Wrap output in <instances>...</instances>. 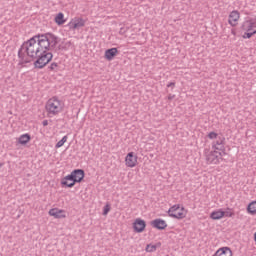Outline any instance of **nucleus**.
Here are the masks:
<instances>
[{
    "label": "nucleus",
    "mask_w": 256,
    "mask_h": 256,
    "mask_svg": "<svg viewBox=\"0 0 256 256\" xmlns=\"http://www.w3.org/2000/svg\"><path fill=\"white\" fill-rule=\"evenodd\" d=\"M59 43L58 38L53 34L33 36L25 41L19 51V65H25L34 61L36 69H43L53 59V54L49 49H55Z\"/></svg>",
    "instance_id": "obj_1"
},
{
    "label": "nucleus",
    "mask_w": 256,
    "mask_h": 256,
    "mask_svg": "<svg viewBox=\"0 0 256 256\" xmlns=\"http://www.w3.org/2000/svg\"><path fill=\"white\" fill-rule=\"evenodd\" d=\"M63 107L65 105L59 98L57 97H52L50 98L45 105L46 113L48 117H55L59 115L63 111Z\"/></svg>",
    "instance_id": "obj_2"
},
{
    "label": "nucleus",
    "mask_w": 256,
    "mask_h": 256,
    "mask_svg": "<svg viewBox=\"0 0 256 256\" xmlns=\"http://www.w3.org/2000/svg\"><path fill=\"white\" fill-rule=\"evenodd\" d=\"M208 139L214 140L212 142V149H214V151H220V153L225 155V137L223 135L210 132L208 134Z\"/></svg>",
    "instance_id": "obj_3"
},
{
    "label": "nucleus",
    "mask_w": 256,
    "mask_h": 256,
    "mask_svg": "<svg viewBox=\"0 0 256 256\" xmlns=\"http://www.w3.org/2000/svg\"><path fill=\"white\" fill-rule=\"evenodd\" d=\"M169 217L173 219H185L187 217V211L185 208H180L179 205H174L168 210Z\"/></svg>",
    "instance_id": "obj_4"
},
{
    "label": "nucleus",
    "mask_w": 256,
    "mask_h": 256,
    "mask_svg": "<svg viewBox=\"0 0 256 256\" xmlns=\"http://www.w3.org/2000/svg\"><path fill=\"white\" fill-rule=\"evenodd\" d=\"M221 157H223V152L211 151L206 155V163L208 165H217L221 161Z\"/></svg>",
    "instance_id": "obj_5"
},
{
    "label": "nucleus",
    "mask_w": 256,
    "mask_h": 256,
    "mask_svg": "<svg viewBox=\"0 0 256 256\" xmlns=\"http://www.w3.org/2000/svg\"><path fill=\"white\" fill-rule=\"evenodd\" d=\"M239 19H241V13L239 11L234 10L230 12L228 16V23L231 27H237L239 25Z\"/></svg>",
    "instance_id": "obj_6"
},
{
    "label": "nucleus",
    "mask_w": 256,
    "mask_h": 256,
    "mask_svg": "<svg viewBox=\"0 0 256 256\" xmlns=\"http://www.w3.org/2000/svg\"><path fill=\"white\" fill-rule=\"evenodd\" d=\"M68 27L72 31H75V29H81V27H85V19L76 17L68 23Z\"/></svg>",
    "instance_id": "obj_7"
},
{
    "label": "nucleus",
    "mask_w": 256,
    "mask_h": 256,
    "mask_svg": "<svg viewBox=\"0 0 256 256\" xmlns=\"http://www.w3.org/2000/svg\"><path fill=\"white\" fill-rule=\"evenodd\" d=\"M145 227H147V223H145V220L141 218H137L133 223V229L136 233H143L145 231Z\"/></svg>",
    "instance_id": "obj_8"
},
{
    "label": "nucleus",
    "mask_w": 256,
    "mask_h": 256,
    "mask_svg": "<svg viewBox=\"0 0 256 256\" xmlns=\"http://www.w3.org/2000/svg\"><path fill=\"white\" fill-rule=\"evenodd\" d=\"M126 167H135L137 165V156L133 152H129L125 158Z\"/></svg>",
    "instance_id": "obj_9"
},
{
    "label": "nucleus",
    "mask_w": 256,
    "mask_h": 256,
    "mask_svg": "<svg viewBox=\"0 0 256 256\" xmlns=\"http://www.w3.org/2000/svg\"><path fill=\"white\" fill-rule=\"evenodd\" d=\"M77 182L75 181V179L73 178V176L70 174V175H67L66 177H64L62 180H61V185L62 187H75V184Z\"/></svg>",
    "instance_id": "obj_10"
},
{
    "label": "nucleus",
    "mask_w": 256,
    "mask_h": 256,
    "mask_svg": "<svg viewBox=\"0 0 256 256\" xmlns=\"http://www.w3.org/2000/svg\"><path fill=\"white\" fill-rule=\"evenodd\" d=\"M49 215L55 217V219H65V211L59 208H52L49 210Z\"/></svg>",
    "instance_id": "obj_11"
},
{
    "label": "nucleus",
    "mask_w": 256,
    "mask_h": 256,
    "mask_svg": "<svg viewBox=\"0 0 256 256\" xmlns=\"http://www.w3.org/2000/svg\"><path fill=\"white\" fill-rule=\"evenodd\" d=\"M152 227L154 229H159L160 231H163V229H167V222L165 220L158 218L151 222Z\"/></svg>",
    "instance_id": "obj_12"
},
{
    "label": "nucleus",
    "mask_w": 256,
    "mask_h": 256,
    "mask_svg": "<svg viewBox=\"0 0 256 256\" xmlns=\"http://www.w3.org/2000/svg\"><path fill=\"white\" fill-rule=\"evenodd\" d=\"M71 175L73 176V179L76 181V183H81V181H83L85 178V171L82 169H76L71 172Z\"/></svg>",
    "instance_id": "obj_13"
},
{
    "label": "nucleus",
    "mask_w": 256,
    "mask_h": 256,
    "mask_svg": "<svg viewBox=\"0 0 256 256\" xmlns=\"http://www.w3.org/2000/svg\"><path fill=\"white\" fill-rule=\"evenodd\" d=\"M117 53H119L117 48H110L105 51L104 57L107 59V61H113V59L117 56Z\"/></svg>",
    "instance_id": "obj_14"
},
{
    "label": "nucleus",
    "mask_w": 256,
    "mask_h": 256,
    "mask_svg": "<svg viewBox=\"0 0 256 256\" xmlns=\"http://www.w3.org/2000/svg\"><path fill=\"white\" fill-rule=\"evenodd\" d=\"M242 29L243 31L246 32H251V31H255V24H253V20H246L244 21V23L242 24Z\"/></svg>",
    "instance_id": "obj_15"
},
{
    "label": "nucleus",
    "mask_w": 256,
    "mask_h": 256,
    "mask_svg": "<svg viewBox=\"0 0 256 256\" xmlns=\"http://www.w3.org/2000/svg\"><path fill=\"white\" fill-rule=\"evenodd\" d=\"M210 217L214 220L217 221L219 219H223V217H225V211L223 210H217V211H213L210 214Z\"/></svg>",
    "instance_id": "obj_16"
},
{
    "label": "nucleus",
    "mask_w": 256,
    "mask_h": 256,
    "mask_svg": "<svg viewBox=\"0 0 256 256\" xmlns=\"http://www.w3.org/2000/svg\"><path fill=\"white\" fill-rule=\"evenodd\" d=\"M30 141H31V135L29 134H23L18 139V143H20V145H27V143H29Z\"/></svg>",
    "instance_id": "obj_17"
},
{
    "label": "nucleus",
    "mask_w": 256,
    "mask_h": 256,
    "mask_svg": "<svg viewBox=\"0 0 256 256\" xmlns=\"http://www.w3.org/2000/svg\"><path fill=\"white\" fill-rule=\"evenodd\" d=\"M247 211H248V213H250V215H256V201H252L248 205Z\"/></svg>",
    "instance_id": "obj_18"
},
{
    "label": "nucleus",
    "mask_w": 256,
    "mask_h": 256,
    "mask_svg": "<svg viewBox=\"0 0 256 256\" xmlns=\"http://www.w3.org/2000/svg\"><path fill=\"white\" fill-rule=\"evenodd\" d=\"M64 17L65 15L63 13H58L55 17V23H57V25H63L65 23Z\"/></svg>",
    "instance_id": "obj_19"
},
{
    "label": "nucleus",
    "mask_w": 256,
    "mask_h": 256,
    "mask_svg": "<svg viewBox=\"0 0 256 256\" xmlns=\"http://www.w3.org/2000/svg\"><path fill=\"white\" fill-rule=\"evenodd\" d=\"M146 251H147V253H153V252L157 251V245L148 244L146 246Z\"/></svg>",
    "instance_id": "obj_20"
},
{
    "label": "nucleus",
    "mask_w": 256,
    "mask_h": 256,
    "mask_svg": "<svg viewBox=\"0 0 256 256\" xmlns=\"http://www.w3.org/2000/svg\"><path fill=\"white\" fill-rule=\"evenodd\" d=\"M67 143V136H64L60 141L57 142L56 144V149H59L60 147H63Z\"/></svg>",
    "instance_id": "obj_21"
},
{
    "label": "nucleus",
    "mask_w": 256,
    "mask_h": 256,
    "mask_svg": "<svg viewBox=\"0 0 256 256\" xmlns=\"http://www.w3.org/2000/svg\"><path fill=\"white\" fill-rule=\"evenodd\" d=\"M256 34V30L250 31V32H245L243 35V39H251L252 35Z\"/></svg>",
    "instance_id": "obj_22"
},
{
    "label": "nucleus",
    "mask_w": 256,
    "mask_h": 256,
    "mask_svg": "<svg viewBox=\"0 0 256 256\" xmlns=\"http://www.w3.org/2000/svg\"><path fill=\"white\" fill-rule=\"evenodd\" d=\"M59 67V64L53 62L50 66L49 69L50 71H57V68Z\"/></svg>",
    "instance_id": "obj_23"
},
{
    "label": "nucleus",
    "mask_w": 256,
    "mask_h": 256,
    "mask_svg": "<svg viewBox=\"0 0 256 256\" xmlns=\"http://www.w3.org/2000/svg\"><path fill=\"white\" fill-rule=\"evenodd\" d=\"M111 211V207L109 205H106L103 210V215H107Z\"/></svg>",
    "instance_id": "obj_24"
},
{
    "label": "nucleus",
    "mask_w": 256,
    "mask_h": 256,
    "mask_svg": "<svg viewBox=\"0 0 256 256\" xmlns=\"http://www.w3.org/2000/svg\"><path fill=\"white\" fill-rule=\"evenodd\" d=\"M42 125H43V127H47V125H49V121L43 120Z\"/></svg>",
    "instance_id": "obj_25"
},
{
    "label": "nucleus",
    "mask_w": 256,
    "mask_h": 256,
    "mask_svg": "<svg viewBox=\"0 0 256 256\" xmlns=\"http://www.w3.org/2000/svg\"><path fill=\"white\" fill-rule=\"evenodd\" d=\"M167 87H172V89L175 87V82H170L167 84Z\"/></svg>",
    "instance_id": "obj_26"
},
{
    "label": "nucleus",
    "mask_w": 256,
    "mask_h": 256,
    "mask_svg": "<svg viewBox=\"0 0 256 256\" xmlns=\"http://www.w3.org/2000/svg\"><path fill=\"white\" fill-rule=\"evenodd\" d=\"M173 99H175V95L169 94V95H168V100L171 101V100H173Z\"/></svg>",
    "instance_id": "obj_27"
},
{
    "label": "nucleus",
    "mask_w": 256,
    "mask_h": 256,
    "mask_svg": "<svg viewBox=\"0 0 256 256\" xmlns=\"http://www.w3.org/2000/svg\"><path fill=\"white\" fill-rule=\"evenodd\" d=\"M251 21L254 24V27L256 28V17L255 18H251Z\"/></svg>",
    "instance_id": "obj_28"
},
{
    "label": "nucleus",
    "mask_w": 256,
    "mask_h": 256,
    "mask_svg": "<svg viewBox=\"0 0 256 256\" xmlns=\"http://www.w3.org/2000/svg\"><path fill=\"white\" fill-rule=\"evenodd\" d=\"M4 165H5V163L0 162V169H1V167H3Z\"/></svg>",
    "instance_id": "obj_29"
}]
</instances>
